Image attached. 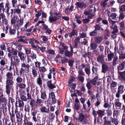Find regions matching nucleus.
I'll return each instance as SVG.
<instances>
[{"label":"nucleus","mask_w":125,"mask_h":125,"mask_svg":"<svg viewBox=\"0 0 125 125\" xmlns=\"http://www.w3.org/2000/svg\"><path fill=\"white\" fill-rule=\"evenodd\" d=\"M88 11H84L83 13L85 15H87V18L91 19L95 18V15L94 14L96 11V9L94 5H90L88 7Z\"/></svg>","instance_id":"f257e3e1"},{"label":"nucleus","mask_w":125,"mask_h":125,"mask_svg":"<svg viewBox=\"0 0 125 125\" xmlns=\"http://www.w3.org/2000/svg\"><path fill=\"white\" fill-rule=\"evenodd\" d=\"M8 57L10 61V64H12L13 66H14L15 67H17L20 62V60L18 57L17 56H13L10 53L8 54Z\"/></svg>","instance_id":"f03ea898"},{"label":"nucleus","mask_w":125,"mask_h":125,"mask_svg":"<svg viewBox=\"0 0 125 125\" xmlns=\"http://www.w3.org/2000/svg\"><path fill=\"white\" fill-rule=\"evenodd\" d=\"M10 115L11 117L13 118H14L15 115L17 122H21L22 121V118L23 116L22 114L20 113V112L17 109H16L15 110L14 113V111H12L11 113H10Z\"/></svg>","instance_id":"7ed1b4c3"},{"label":"nucleus","mask_w":125,"mask_h":125,"mask_svg":"<svg viewBox=\"0 0 125 125\" xmlns=\"http://www.w3.org/2000/svg\"><path fill=\"white\" fill-rule=\"evenodd\" d=\"M78 121L83 125H86L88 123L86 117L82 113L79 114L78 117Z\"/></svg>","instance_id":"20e7f679"},{"label":"nucleus","mask_w":125,"mask_h":125,"mask_svg":"<svg viewBox=\"0 0 125 125\" xmlns=\"http://www.w3.org/2000/svg\"><path fill=\"white\" fill-rule=\"evenodd\" d=\"M6 83L14 84L13 79L14 77L12 72H8L6 74Z\"/></svg>","instance_id":"39448f33"},{"label":"nucleus","mask_w":125,"mask_h":125,"mask_svg":"<svg viewBox=\"0 0 125 125\" xmlns=\"http://www.w3.org/2000/svg\"><path fill=\"white\" fill-rule=\"evenodd\" d=\"M92 114L93 115H94L96 116L97 115H98L99 117L102 118L105 114V110L100 109L96 111L93 109L92 111Z\"/></svg>","instance_id":"423d86ee"},{"label":"nucleus","mask_w":125,"mask_h":125,"mask_svg":"<svg viewBox=\"0 0 125 125\" xmlns=\"http://www.w3.org/2000/svg\"><path fill=\"white\" fill-rule=\"evenodd\" d=\"M13 83H6L5 86V91L9 97L10 94V93L11 90L12 89Z\"/></svg>","instance_id":"0eeeda50"},{"label":"nucleus","mask_w":125,"mask_h":125,"mask_svg":"<svg viewBox=\"0 0 125 125\" xmlns=\"http://www.w3.org/2000/svg\"><path fill=\"white\" fill-rule=\"evenodd\" d=\"M24 105L23 101L21 100L18 99V101H16L15 103L16 107H19L21 108H23Z\"/></svg>","instance_id":"6e6552de"},{"label":"nucleus","mask_w":125,"mask_h":125,"mask_svg":"<svg viewBox=\"0 0 125 125\" xmlns=\"http://www.w3.org/2000/svg\"><path fill=\"white\" fill-rule=\"evenodd\" d=\"M49 98L52 99V104L56 103L57 100L55 98V95L53 93L51 92L49 93Z\"/></svg>","instance_id":"1a4fd4ad"},{"label":"nucleus","mask_w":125,"mask_h":125,"mask_svg":"<svg viewBox=\"0 0 125 125\" xmlns=\"http://www.w3.org/2000/svg\"><path fill=\"white\" fill-rule=\"evenodd\" d=\"M40 110L41 112L46 114H48L49 112V108L44 106H42L40 108Z\"/></svg>","instance_id":"9d476101"},{"label":"nucleus","mask_w":125,"mask_h":125,"mask_svg":"<svg viewBox=\"0 0 125 125\" xmlns=\"http://www.w3.org/2000/svg\"><path fill=\"white\" fill-rule=\"evenodd\" d=\"M109 68V66L106 64L104 63L102 64V72L105 73L108 70Z\"/></svg>","instance_id":"9b49d317"},{"label":"nucleus","mask_w":125,"mask_h":125,"mask_svg":"<svg viewBox=\"0 0 125 125\" xmlns=\"http://www.w3.org/2000/svg\"><path fill=\"white\" fill-rule=\"evenodd\" d=\"M76 53V52H73L71 51H69L67 50H66L64 51V55L65 56L70 58L73 55V53Z\"/></svg>","instance_id":"f8f14e48"},{"label":"nucleus","mask_w":125,"mask_h":125,"mask_svg":"<svg viewBox=\"0 0 125 125\" xmlns=\"http://www.w3.org/2000/svg\"><path fill=\"white\" fill-rule=\"evenodd\" d=\"M18 55L21 61H24L26 57V55L21 52H18Z\"/></svg>","instance_id":"ddd939ff"},{"label":"nucleus","mask_w":125,"mask_h":125,"mask_svg":"<svg viewBox=\"0 0 125 125\" xmlns=\"http://www.w3.org/2000/svg\"><path fill=\"white\" fill-rule=\"evenodd\" d=\"M16 70V74L17 75L21 76L22 73L24 72V70L23 68H21L19 71L17 67H15Z\"/></svg>","instance_id":"4468645a"},{"label":"nucleus","mask_w":125,"mask_h":125,"mask_svg":"<svg viewBox=\"0 0 125 125\" xmlns=\"http://www.w3.org/2000/svg\"><path fill=\"white\" fill-rule=\"evenodd\" d=\"M75 5L78 9H83L85 7V4L84 3L77 2L75 4Z\"/></svg>","instance_id":"2eb2a0df"},{"label":"nucleus","mask_w":125,"mask_h":125,"mask_svg":"<svg viewBox=\"0 0 125 125\" xmlns=\"http://www.w3.org/2000/svg\"><path fill=\"white\" fill-rule=\"evenodd\" d=\"M43 103V101L42 99L37 98L36 101V106H42Z\"/></svg>","instance_id":"dca6fc26"},{"label":"nucleus","mask_w":125,"mask_h":125,"mask_svg":"<svg viewBox=\"0 0 125 125\" xmlns=\"http://www.w3.org/2000/svg\"><path fill=\"white\" fill-rule=\"evenodd\" d=\"M110 28L112 30H113L111 32L112 34L115 35L118 32V30L117 28V26L116 25H114L113 26H111Z\"/></svg>","instance_id":"f3484780"},{"label":"nucleus","mask_w":125,"mask_h":125,"mask_svg":"<svg viewBox=\"0 0 125 125\" xmlns=\"http://www.w3.org/2000/svg\"><path fill=\"white\" fill-rule=\"evenodd\" d=\"M125 91V88L123 85H120L118 88L117 91L121 93V94H123Z\"/></svg>","instance_id":"a211bd4d"},{"label":"nucleus","mask_w":125,"mask_h":125,"mask_svg":"<svg viewBox=\"0 0 125 125\" xmlns=\"http://www.w3.org/2000/svg\"><path fill=\"white\" fill-rule=\"evenodd\" d=\"M125 67V61L122 62L117 67L118 70H122Z\"/></svg>","instance_id":"6ab92c4d"},{"label":"nucleus","mask_w":125,"mask_h":125,"mask_svg":"<svg viewBox=\"0 0 125 125\" xmlns=\"http://www.w3.org/2000/svg\"><path fill=\"white\" fill-rule=\"evenodd\" d=\"M5 125H14L13 121L11 118L10 120L6 118L5 120Z\"/></svg>","instance_id":"aec40b11"},{"label":"nucleus","mask_w":125,"mask_h":125,"mask_svg":"<svg viewBox=\"0 0 125 125\" xmlns=\"http://www.w3.org/2000/svg\"><path fill=\"white\" fill-rule=\"evenodd\" d=\"M28 102H30V104L31 105V108H34L36 106V102L33 99H31L28 101Z\"/></svg>","instance_id":"412c9836"},{"label":"nucleus","mask_w":125,"mask_h":125,"mask_svg":"<svg viewBox=\"0 0 125 125\" xmlns=\"http://www.w3.org/2000/svg\"><path fill=\"white\" fill-rule=\"evenodd\" d=\"M103 39L102 37L101 36H96L94 38L95 42L96 43L99 44L100 43L102 42Z\"/></svg>","instance_id":"4be33fe9"},{"label":"nucleus","mask_w":125,"mask_h":125,"mask_svg":"<svg viewBox=\"0 0 125 125\" xmlns=\"http://www.w3.org/2000/svg\"><path fill=\"white\" fill-rule=\"evenodd\" d=\"M80 39L78 37H76L74 41V48H77V46L78 45L79 43H80Z\"/></svg>","instance_id":"5701e85b"},{"label":"nucleus","mask_w":125,"mask_h":125,"mask_svg":"<svg viewBox=\"0 0 125 125\" xmlns=\"http://www.w3.org/2000/svg\"><path fill=\"white\" fill-rule=\"evenodd\" d=\"M47 86L50 89H52L56 87V86L51 83V81H49L46 82Z\"/></svg>","instance_id":"b1692460"},{"label":"nucleus","mask_w":125,"mask_h":125,"mask_svg":"<svg viewBox=\"0 0 125 125\" xmlns=\"http://www.w3.org/2000/svg\"><path fill=\"white\" fill-rule=\"evenodd\" d=\"M81 103L83 104V108L84 110H86L87 109V106L86 104H85V99L84 98L81 97L80 99Z\"/></svg>","instance_id":"393cba45"},{"label":"nucleus","mask_w":125,"mask_h":125,"mask_svg":"<svg viewBox=\"0 0 125 125\" xmlns=\"http://www.w3.org/2000/svg\"><path fill=\"white\" fill-rule=\"evenodd\" d=\"M31 73L33 77H36L38 75L37 71L34 67H33L31 69Z\"/></svg>","instance_id":"a878e982"},{"label":"nucleus","mask_w":125,"mask_h":125,"mask_svg":"<svg viewBox=\"0 0 125 125\" xmlns=\"http://www.w3.org/2000/svg\"><path fill=\"white\" fill-rule=\"evenodd\" d=\"M21 68H27L26 70V72L27 73L29 72V67H30V65L28 64L26 65L25 63L23 62L21 63Z\"/></svg>","instance_id":"bb28decb"},{"label":"nucleus","mask_w":125,"mask_h":125,"mask_svg":"<svg viewBox=\"0 0 125 125\" xmlns=\"http://www.w3.org/2000/svg\"><path fill=\"white\" fill-rule=\"evenodd\" d=\"M92 71V75L93 76H97V68L96 67H95L94 66H93Z\"/></svg>","instance_id":"cd10ccee"},{"label":"nucleus","mask_w":125,"mask_h":125,"mask_svg":"<svg viewBox=\"0 0 125 125\" xmlns=\"http://www.w3.org/2000/svg\"><path fill=\"white\" fill-rule=\"evenodd\" d=\"M97 61L100 63H101L102 64L104 63V57L103 55H99L97 58Z\"/></svg>","instance_id":"c85d7f7f"},{"label":"nucleus","mask_w":125,"mask_h":125,"mask_svg":"<svg viewBox=\"0 0 125 125\" xmlns=\"http://www.w3.org/2000/svg\"><path fill=\"white\" fill-rule=\"evenodd\" d=\"M80 43L81 44L84 45H86L88 43V40L87 38H82L80 39Z\"/></svg>","instance_id":"c756f323"},{"label":"nucleus","mask_w":125,"mask_h":125,"mask_svg":"<svg viewBox=\"0 0 125 125\" xmlns=\"http://www.w3.org/2000/svg\"><path fill=\"white\" fill-rule=\"evenodd\" d=\"M93 115L94 117V124L95 125H99L100 124V120L99 117L94 115Z\"/></svg>","instance_id":"7c9ffc66"},{"label":"nucleus","mask_w":125,"mask_h":125,"mask_svg":"<svg viewBox=\"0 0 125 125\" xmlns=\"http://www.w3.org/2000/svg\"><path fill=\"white\" fill-rule=\"evenodd\" d=\"M58 19V18L55 16H50L49 17V21L50 23H52L53 22L56 21Z\"/></svg>","instance_id":"2f4dec72"},{"label":"nucleus","mask_w":125,"mask_h":125,"mask_svg":"<svg viewBox=\"0 0 125 125\" xmlns=\"http://www.w3.org/2000/svg\"><path fill=\"white\" fill-rule=\"evenodd\" d=\"M36 82L37 84L40 86H42V80L40 74H39L38 77L37 79Z\"/></svg>","instance_id":"473e14b6"},{"label":"nucleus","mask_w":125,"mask_h":125,"mask_svg":"<svg viewBox=\"0 0 125 125\" xmlns=\"http://www.w3.org/2000/svg\"><path fill=\"white\" fill-rule=\"evenodd\" d=\"M77 32L76 31L74 30H73L69 34V36L70 38L72 37V36L75 35H77Z\"/></svg>","instance_id":"72a5a7b5"},{"label":"nucleus","mask_w":125,"mask_h":125,"mask_svg":"<svg viewBox=\"0 0 125 125\" xmlns=\"http://www.w3.org/2000/svg\"><path fill=\"white\" fill-rule=\"evenodd\" d=\"M9 32L11 35H14L16 33V29L14 28L12 29L10 27L9 28Z\"/></svg>","instance_id":"f704fd0d"},{"label":"nucleus","mask_w":125,"mask_h":125,"mask_svg":"<svg viewBox=\"0 0 125 125\" xmlns=\"http://www.w3.org/2000/svg\"><path fill=\"white\" fill-rule=\"evenodd\" d=\"M9 43L7 42H3L0 45V48L1 50H5L6 49V45H8Z\"/></svg>","instance_id":"c9c22d12"},{"label":"nucleus","mask_w":125,"mask_h":125,"mask_svg":"<svg viewBox=\"0 0 125 125\" xmlns=\"http://www.w3.org/2000/svg\"><path fill=\"white\" fill-rule=\"evenodd\" d=\"M31 115L33 116H35L37 113V110L35 108H31Z\"/></svg>","instance_id":"e433bc0d"},{"label":"nucleus","mask_w":125,"mask_h":125,"mask_svg":"<svg viewBox=\"0 0 125 125\" xmlns=\"http://www.w3.org/2000/svg\"><path fill=\"white\" fill-rule=\"evenodd\" d=\"M120 13L119 18L120 20H123L125 17V12H122L119 11Z\"/></svg>","instance_id":"4c0bfd02"},{"label":"nucleus","mask_w":125,"mask_h":125,"mask_svg":"<svg viewBox=\"0 0 125 125\" xmlns=\"http://www.w3.org/2000/svg\"><path fill=\"white\" fill-rule=\"evenodd\" d=\"M41 98L42 99H44L46 98L47 95L45 91H41Z\"/></svg>","instance_id":"58836bf2"},{"label":"nucleus","mask_w":125,"mask_h":125,"mask_svg":"<svg viewBox=\"0 0 125 125\" xmlns=\"http://www.w3.org/2000/svg\"><path fill=\"white\" fill-rule=\"evenodd\" d=\"M97 79L98 75L97 76H95L94 78L92 80H91V84L92 83L94 85H95Z\"/></svg>","instance_id":"ea45409f"},{"label":"nucleus","mask_w":125,"mask_h":125,"mask_svg":"<svg viewBox=\"0 0 125 125\" xmlns=\"http://www.w3.org/2000/svg\"><path fill=\"white\" fill-rule=\"evenodd\" d=\"M124 22L123 21L121 22L119 24V29L120 31H123L124 28Z\"/></svg>","instance_id":"a19ab883"},{"label":"nucleus","mask_w":125,"mask_h":125,"mask_svg":"<svg viewBox=\"0 0 125 125\" xmlns=\"http://www.w3.org/2000/svg\"><path fill=\"white\" fill-rule=\"evenodd\" d=\"M95 27V31H100L101 30L102 31H104V30L99 25L97 24L94 27Z\"/></svg>","instance_id":"79ce46f5"},{"label":"nucleus","mask_w":125,"mask_h":125,"mask_svg":"<svg viewBox=\"0 0 125 125\" xmlns=\"http://www.w3.org/2000/svg\"><path fill=\"white\" fill-rule=\"evenodd\" d=\"M91 49L93 50L96 48L97 45L96 42H93L91 43L90 45Z\"/></svg>","instance_id":"37998d69"},{"label":"nucleus","mask_w":125,"mask_h":125,"mask_svg":"<svg viewBox=\"0 0 125 125\" xmlns=\"http://www.w3.org/2000/svg\"><path fill=\"white\" fill-rule=\"evenodd\" d=\"M19 17L20 18L19 20L17 21V23L20 26H21L23 25V19L21 18V16L20 15H19Z\"/></svg>","instance_id":"c03bdc74"},{"label":"nucleus","mask_w":125,"mask_h":125,"mask_svg":"<svg viewBox=\"0 0 125 125\" xmlns=\"http://www.w3.org/2000/svg\"><path fill=\"white\" fill-rule=\"evenodd\" d=\"M86 80L87 82V83L86 84V86L87 89H90L91 87V86H92L91 84V80H89L88 79H86Z\"/></svg>","instance_id":"a18cd8bd"},{"label":"nucleus","mask_w":125,"mask_h":125,"mask_svg":"<svg viewBox=\"0 0 125 125\" xmlns=\"http://www.w3.org/2000/svg\"><path fill=\"white\" fill-rule=\"evenodd\" d=\"M1 23L3 26H6L8 25V21L6 18H5L2 20V22H1Z\"/></svg>","instance_id":"49530a36"},{"label":"nucleus","mask_w":125,"mask_h":125,"mask_svg":"<svg viewBox=\"0 0 125 125\" xmlns=\"http://www.w3.org/2000/svg\"><path fill=\"white\" fill-rule=\"evenodd\" d=\"M54 15L56 17H57L58 19H59V18L61 17V14L57 10H54L53 13Z\"/></svg>","instance_id":"de8ad7c7"},{"label":"nucleus","mask_w":125,"mask_h":125,"mask_svg":"<svg viewBox=\"0 0 125 125\" xmlns=\"http://www.w3.org/2000/svg\"><path fill=\"white\" fill-rule=\"evenodd\" d=\"M114 54L112 52H110V54H108L107 57L108 61H111L112 60V58L114 56Z\"/></svg>","instance_id":"09e8293b"},{"label":"nucleus","mask_w":125,"mask_h":125,"mask_svg":"<svg viewBox=\"0 0 125 125\" xmlns=\"http://www.w3.org/2000/svg\"><path fill=\"white\" fill-rule=\"evenodd\" d=\"M109 1V0H104V1L101 2V5L102 7L105 8L106 5L107 4V2Z\"/></svg>","instance_id":"8fccbe9b"},{"label":"nucleus","mask_w":125,"mask_h":125,"mask_svg":"<svg viewBox=\"0 0 125 125\" xmlns=\"http://www.w3.org/2000/svg\"><path fill=\"white\" fill-rule=\"evenodd\" d=\"M94 101L92 98H89L88 99L87 102H86V104H87V106L88 108H89L91 107L92 106V104L91 103V102H92V101Z\"/></svg>","instance_id":"3c124183"},{"label":"nucleus","mask_w":125,"mask_h":125,"mask_svg":"<svg viewBox=\"0 0 125 125\" xmlns=\"http://www.w3.org/2000/svg\"><path fill=\"white\" fill-rule=\"evenodd\" d=\"M10 9H5V11L6 13L7 14L9 15L10 14H11V16H12L13 15V10L12 9H11V12H10L9 11Z\"/></svg>","instance_id":"603ef678"},{"label":"nucleus","mask_w":125,"mask_h":125,"mask_svg":"<svg viewBox=\"0 0 125 125\" xmlns=\"http://www.w3.org/2000/svg\"><path fill=\"white\" fill-rule=\"evenodd\" d=\"M62 58V57L58 54L56 56L55 58L54 61L57 62H60L61 59Z\"/></svg>","instance_id":"864d4df0"},{"label":"nucleus","mask_w":125,"mask_h":125,"mask_svg":"<svg viewBox=\"0 0 125 125\" xmlns=\"http://www.w3.org/2000/svg\"><path fill=\"white\" fill-rule=\"evenodd\" d=\"M4 3L3 2L0 3V13L1 12V10L3 13H4L5 11V9L4 8Z\"/></svg>","instance_id":"5fc2aeb1"},{"label":"nucleus","mask_w":125,"mask_h":125,"mask_svg":"<svg viewBox=\"0 0 125 125\" xmlns=\"http://www.w3.org/2000/svg\"><path fill=\"white\" fill-rule=\"evenodd\" d=\"M40 72L41 73H44L47 71V69L44 66H42L39 67Z\"/></svg>","instance_id":"6e6d98bb"},{"label":"nucleus","mask_w":125,"mask_h":125,"mask_svg":"<svg viewBox=\"0 0 125 125\" xmlns=\"http://www.w3.org/2000/svg\"><path fill=\"white\" fill-rule=\"evenodd\" d=\"M119 74L120 75V78L123 80H125V74L124 72H120Z\"/></svg>","instance_id":"4d7b16f0"},{"label":"nucleus","mask_w":125,"mask_h":125,"mask_svg":"<svg viewBox=\"0 0 125 125\" xmlns=\"http://www.w3.org/2000/svg\"><path fill=\"white\" fill-rule=\"evenodd\" d=\"M104 38L105 39H107L109 37V31L107 29H106L104 30Z\"/></svg>","instance_id":"13d9d810"},{"label":"nucleus","mask_w":125,"mask_h":125,"mask_svg":"<svg viewBox=\"0 0 125 125\" xmlns=\"http://www.w3.org/2000/svg\"><path fill=\"white\" fill-rule=\"evenodd\" d=\"M79 36L78 37H79L80 39H81L82 38H85L86 37V33L82 32L81 33L80 32L79 33Z\"/></svg>","instance_id":"bf43d9fd"},{"label":"nucleus","mask_w":125,"mask_h":125,"mask_svg":"<svg viewBox=\"0 0 125 125\" xmlns=\"http://www.w3.org/2000/svg\"><path fill=\"white\" fill-rule=\"evenodd\" d=\"M18 6H18V8L13 10V11H14L13 12L14 13H16L17 14L19 15L21 13V10L19 9Z\"/></svg>","instance_id":"052dcab7"},{"label":"nucleus","mask_w":125,"mask_h":125,"mask_svg":"<svg viewBox=\"0 0 125 125\" xmlns=\"http://www.w3.org/2000/svg\"><path fill=\"white\" fill-rule=\"evenodd\" d=\"M6 64V62L4 59H2L0 61V64L1 66V68H4V67Z\"/></svg>","instance_id":"680f3d73"},{"label":"nucleus","mask_w":125,"mask_h":125,"mask_svg":"<svg viewBox=\"0 0 125 125\" xmlns=\"http://www.w3.org/2000/svg\"><path fill=\"white\" fill-rule=\"evenodd\" d=\"M97 33V31L94 30L89 33V34L90 36H94L96 35Z\"/></svg>","instance_id":"e2e57ef3"},{"label":"nucleus","mask_w":125,"mask_h":125,"mask_svg":"<svg viewBox=\"0 0 125 125\" xmlns=\"http://www.w3.org/2000/svg\"><path fill=\"white\" fill-rule=\"evenodd\" d=\"M77 77L79 81L80 82L82 83H83L84 80V78L83 76L78 75Z\"/></svg>","instance_id":"0e129e2a"},{"label":"nucleus","mask_w":125,"mask_h":125,"mask_svg":"<svg viewBox=\"0 0 125 125\" xmlns=\"http://www.w3.org/2000/svg\"><path fill=\"white\" fill-rule=\"evenodd\" d=\"M118 60V57L117 56H116L113 58V63L112 64L113 66H115L117 63V62Z\"/></svg>","instance_id":"69168bd1"},{"label":"nucleus","mask_w":125,"mask_h":125,"mask_svg":"<svg viewBox=\"0 0 125 125\" xmlns=\"http://www.w3.org/2000/svg\"><path fill=\"white\" fill-rule=\"evenodd\" d=\"M18 86L21 89H22L25 87L26 84L25 83H21L18 85Z\"/></svg>","instance_id":"338daca9"},{"label":"nucleus","mask_w":125,"mask_h":125,"mask_svg":"<svg viewBox=\"0 0 125 125\" xmlns=\"http://www.w3.org/2000/svg\"><path fill=\"white\" fill-rule=\"evenodd\" d=\"M119 11L125 12V4L122 5L119 8Z\"/></svg>","instance_id":"774afa93"}]
</instances>
